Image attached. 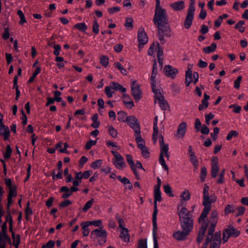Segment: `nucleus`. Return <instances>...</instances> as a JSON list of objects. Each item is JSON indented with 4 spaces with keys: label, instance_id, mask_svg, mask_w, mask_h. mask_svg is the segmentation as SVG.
<instances>
[{
    "label": "nucleus",
    "instance_id": "nucleus-36",
    "mask_svg": "<svg viewBox=\"0 0 248 248\" xmlns=\"http://www.w3.org/2000/svg\"><path fill=\"white\" fill-rule=\"evenodd\" d=\"M134 170H133V169H131V170H133V171L135 175L137 177V178L139 179V176L138 173L137 172V170H138V169H140L143 170L142 166L141 164L139 161H137L136 163H134Z\"/></svg>",
    "mask_w": 248,
    "mask_h": 248
},
{
    "label": "nucleus",
    "instance_id": "nucleus-58",
    "mask_svg": "<svg viewBox=\"0 0 248 248\" xmlns=\"http://www.w3.org/2000/svg\"><path fill=\"white\" fill-rule=\"evenodd\" d=\"M244 24V22L243 21H239L235 26V28L239 30V31L243 32L245 31V28L243 27V25Z\"/></svg>",
    "mask_w": 248,
    "mask_h": 248
},
{
    "label": "nucleus",
    "instance_id": "nucleus-56",
    "mask_svg": "<svg viewBox=\"0 0 248 248\" xmlns=\"http://www.w3.org/2000/svg\"><path fill=\"white\" fill-rule=\"evenodd\" d=\"M17 15L19 16L20 19L19 24L22 25L27 22L24 15L21 10H18Z\"/></svg>",
    "mask_w": 248,
    "mask_h": 248
},
{
    "label": "nucleus",
    "instance_id": "nucleus-57",
    "mask_svg": "<svg viewBox=\"0 0 248 248\" xmlns=\"http://www.w3.org/2000/svg\"><path fill=\"white\" fill-rule=\"evenodd\" d=\"M225 214L228 215L234 211V206L232 204H229L225 208Z\"/></svg>",
    "mask_w": 248,
    "mask_h": 248
},
{
    "label": "nucleus",
    "instance_id": "nucleus-35",
    "mask_svg": "<svg viewBox=\"0 0 248 248\" xmlns=\"http://www.w3.org/2000/svg\"><path fill=\"white\" fill-rule=\"evenodd\" d=\"M208 214V213L206 212H205L204 211H202L199 219V222L201 225L204 226V224H205V226H208V223L206 219Z\"/></svg>",
    "mask_w": 248,
    "mask_h": 248
},
{
    "label": "nucleus",
    "instance_id": "nucleus-2",
    "mask_svg": "<svg viewBox=\"0 0 248 248\" xmlns=\"http://www.w3.org/2000/svg\"><path fill=\"white\" fill-rule=\"evenodd\" d=\"M152 90L155 94V102L156 105L162 108L169 107L167 102L162 95L161 90L155 78H150Z\"/></svg>",
    "mask_w": 248,
    "mask_h": 248
},
{
    "label": "nucleus",
    "instance_id": "nucleus-25",
    "mask_svg": "<svg viewBox=\"0 0 248 248\" xmlns=\"http://www.w3.org/2000/svg\"><path fill=\"white\" fill-rule=\"evenodd\" d=\"M122 99L124 104L126 108H132L134 107L132 99L125 92L123 93Z\"/></svg>",
    "mask_w": 248,
    "mask_h": 248
},
{
    "label": "nucleus",
    "instance_id": "nucleus-32",
    "mask_svg": "<svg viewBox=\"0 0 248 248\" xmlns=\"http://www.w3.org/2000/svg\"><path fill=\"white\" fill-rule=\"evenodd\" d=\"M69 188L66 186H63L61 187L60 189V192H64V193L62 195V197L63 199H66L70 197L72 194L69 192Z\"/></svg>",
    "mask_w": 248,
    "mask_h": 248
},
{
    "label": "nucleus",
    "instance_id": "nucleus-55",
    "mask_svg": "<svg viewBox=\"0 0 248 248\" xmlns=\"http://www.w3.org/2000/svg\"><path fill=\"white\" fill-rule=\"evenodd\" d=\"M164 189L165 192L170 197H173V194L171 188V187L169 185H165L164 186Z\"/></svg>",
    "mask_w": 248,
    "mask_h": 248
},
{
    "label": "nucleus",
    "instance_id": "nucleus-1",
    "mask_svg": "<svg viewBox=\"0 0 248 248\" xmlns=\"http://www.w3.org/2000/svg\"><path fill=\"white\" fill-rule=\"evenodd\" d=\"M120 150L121 148L119 145L114 142H109V151L113 155L112 162L117 169L123 170L125 167L126 164L123 157L119 153Z\"/></svg>",
    "mask_w": 248,
    "mask_h": 248
},
{
    "label": "nucleus",
    "instance_id": "nucleus-61",
    "mask_svg": "<svg viewBox=\"0 0 248 248\" xmlns=\"http://www.w3.org/2000/svg\"><path fill=\"white\" fill-rule=\"evenodd\" d=\"M155 203L160 202L162 200V197L160 191L154 192Z\"/></svg>",
    "mask_w": 248,
    "mask_h": 248
},
{
    "label": "nucleus",
    "instance_id": "nucleus-18",
    "mask_svg": "<svg viewBox=\"0 0 248 248\" xmlns=\"http://www.w3.org/2000/svg\"><path fill=\"white\" fill-rule=\"evenodd\" d=\"M170 7L174 11H181L183 10L186 6L185 2L183 0L177 1L170 4Z\"/></svg>",
    "mask_w": 248,
    "mask_h": 248
},
{
    "label": "nucleus",
    "instance_id": "nucleus-63",
    "mask_svg": "<svg viewBox=\"0 0 248 248\" xmlns=\"http://www.w3.org/2000/svg\"><path fill=\"white\" fill-rule=\"evenodd\" d=\"M238 133L237 131H230L229 134H228L227 136V140H231L233 137H236L237 136Z\"/></svg>",
    "mask_w": 248,
    "mask_h": 248
},
{
    "label": "nucleus",
    "instance_id": "nucleus-46",
    "mask_svg": "<svg viewBox=\"0 0 248 248\" xmlns=\"http://www.w3.org/2000/svg\"><path fill=\"white\" fill-rule=\"evenodd\" d=\"M12 153V149L10 146V145H7L6 149L5 152L4 154V158L5 159H9Z\"/></svg>",
    "mask_w": 248,
    "mask_h": 248
},
{
    "label": "nucleus",
    "instance_id": "nucleus-9",
    "mask_svg": "<svg viewBox=\"0 0 248 248\" xmlns=\"http://www.w3.org/2000/svg\"><path fill=\"white\" fill-rule=\"evenodd\" d=\"M130 81L132 95L136 100H140L142 96L140 86L136 80L131 79Z\"/></svg>",
    "mask_w": 248,
    "mask_h": 248
},
{
    "label": "nucleus",
    "instance_id": "nucleus-11",
    "mask_svg": "<svg viewBox=\"0 0 248 248\" xmlns=\"http://www.w3.org/2000/svg\"><path fill=\"white\" fill-rule=\"evenodd\" d=\"M195 9H193L192 7L188 8L186 16L184 22V25L186 29H188L192 25L193 20L194 18Z\"/></svg>",
    "mask_w": 248,
    "mask_h": 248
},
{
    "label": "nucleus",
    "instance_id": "nucleus-14",
    "mask_svg": "<svg viewBox=\"0 0 248 248\" xmlns=\"http://www.w3.org/2000/svg\"><path fill=\"white\" fill-rule=\"evenodd\" d=\"M191 194L188 189L181 192L179 196V203L178 205H187V202L190 199Z\"/></svg>",
    "mask_w": 248,
    "mask_h": 248
},
{
    "label": "nucleus",
    "instance_id": "nucleus-3",
    "mask_svg": "<svg viewBox=\"0 0 248 248\" xmlns=\"http://www.w3.org/2000/svg\"><path fill=\"white\" fill-rule=\"evenodd\" d=\"M186 205H177L178 214L180 217L181 225L183 227H186L187 225H193V220L191 218L187 208Z\"/></svg>",
    "mask_w": 248,
    "mask_h": 248
},
{
    "label": "nucleus",
    "instance_id": "nucleus-5",
    "mask_svg": "<svg viewBox=\"0 0 248 248\" xmlns=\"http://www.w3.org/2000/svg\"><path fill=\"white\" fill-rule=\"evenodd\" d=\"M153 20L155 24L159 29V32H162V25H166L168 23V16L166 10L163 8L155 10Z\"/></svg>",
    "mask_w": 248,
    "mask_h": 248
},
{
    "label": "nucleus",
    "instance_id": "nucleus-16",
    "mask_svg": "<svg viewBox=\"0 0 248 248\" xmlns=\"http://www.w3.org/2000/svg\"><path fill=\"white\" fill-rule=\"evenodd\" d=\"M164 72L166 76L171 78H174L178 74V70L169 65H167L164 68Z\"/></svg>",
    "mask_w": 248,
    "mask_h": 248
},
{
    "label": "nucleus",
    "instance_id": "nucleus-26",
    "mask_svg": "<svg viewBox=\"0 0 248 248\" xmlns=\"http://www.w3.org/2000/svg\"><path fill=\"white\" fill-rule=\"evenodd\" d=\"M17 196V191L11 190L9 191L7 197V203L6 205V209L7 210H10L11 206L13 203V198Z\"/></svg>",
    "mask_w": 248,
    "mask_h": 248
},
{
    "label": "nucleus",
    "instance_id": "nucleus-30",
    "mask_svg": "<svg viewBox=\"0 0 248 248\" xmlns=\"http://www.w3.org/2000/svg\"><path fill=\"white\" fill-rule=\"evenodd\" d=\"M162 68V67L159 68V60L158 62L155 61L150 78H155L158 71L161 70Z\"/></svg>",
    "mask_w": 248,
    "mask_h": 248
},
{
    "label": "nucleus",
    "instance_id": "nucleus-23",
    "mask_svg": "<svg viewBox=\"0 0 248 248\" xmlns=\"http://www.w3.org/2000/svg\"><path fill=\"white\" fill-rule=\"evenodd\" d=\"M5 222H6V223L8 222L10 225V231L12 233V237L13 239V240L15 241L16 237V234L13 231V228L12 226L13 224V220L12 217V215L10 213V210H7V215L6 217V220Z\"/></svg>",
    "mask_w": 248,
    "mask_h": 248
},
{
    "label": "nucleus",
    "instance_id": "nucleus-31",
    "mask_svg": "<svg viewBox=\"0 0 248 248\" xmlns=\"http://www.w3.org/2000/svg\"><path fill=\"white\" fill-rule=\"evenodd\" d=\"M205 224H204V226L201 225V229L199 231L198 238H197V242L199 243H200L203 240L205 232L206 231L207 226H205Z\"/></svg>",
    "mask_w": 248,
    "mask_h": 248
},
{
    "label": "nucleus",
    "instance_id": "nucleus-7",
    "mask_svg": "<svg viewBox=\"0 0 248 248\" xmlns=\"http://www.w3.org/2000/svg\"><path fill=\"white\" fill-rule=\"evenodd\" d=\"M108 232L101 227L92 231L90 237L92 239H97L99 245H103L107 242Z\"/></svg>",
    "mask_w": 248,
    "mask_h": 248
},
{
    "label": "nucleus",
    "instance_id": "nucleus-42",
    "mask_svg": "<svg viewBox=\"0 0 248 248\" xmlns=\"http://www.w3.org/2000/svg\"><path fill=\"white\" fill-rule=\"evenodd\" d=\"M217 45L215 43H213L210 46L204 47L203 50L205 52V53L208 54L215 51Z\"/></svg>",
    "mask_w": 248,
    "mask_h": 248
},
{
    "label": "nucleus",
    "instance_id": "nucleus-50",
    "mask_svg": "<svg viewBox=\"0 0 248 248\" xmlns=\"http://www.w3.org/2000/svg\"><path fill=\"white\" fill-rule=\"evenodd\" d=\"M189 156L190 157V160L191 162V163L193 164L194 167L195 168H197L199 166V163L198 159L197 158L196 156L195 155V154L193 155H191Z\"/></svg>",
    "mask_w": 248,
    "mask_h": 248
},
{
    "label": "nucleus",
    "instance_id": "nucleus-41",
    "mask_svg": "<svg viewBox=\"0 0 248 248\" xmlns=\"http://www.w3.org/2000/svg\"><path fill=\"white\" fill-rule=\"evenodd\" d=\"M154 133L153 135V139L155 143H156L158 137H159L158 135V129L157 124H154L153 126Z\"/></svg>",
    "mask_w": 248,
    "mask_h": 248
},
{
    "label": "nucleus",
    "instance_id": "nucleus-43",
    "mask_svg": "<svg viewBox=\"0 0 248 248\" xmlns=\"http://www.w3.org/2000/svg\"><path fill=\"white\" fill-rule=\"evenodd\" d=\"M59 172L57 174H55V170H53L51 172V176L53 180L57 179H62V178L63 172L62 170H58Z\"/></svg>",
    "mask_w": 248,
    "mask_h": 248
},
{
    "label": "nucleus",
    "instance_id": "nucleus-59",
    "mask_svg": "<svg viewBox=\"0 0 248 248\" xmlns=\"http://www.w3.org/2000/svg\"><path fill=\"white\" fill-rule=\"evenodd\" d=\"M100 63L105 67H107L108 64V58L107 56H102L100 58Z\"/></svg>",
    "mask_w": 248,
    "mask_h": 248
},
{
    "label": "nucleus",
    "instance_id": "nucleus-54",
    "mask_svg": "<svg viewBox=\"0 0 248 248\" xmlns=\"http://www.w3.org/2000/svg\"><path fill=\"white\" fill-rule=\"evenodd\" d=\"M32 209L30 207V202H28L25 209L26 219L29 220V216L32 214Z\"/></svg>",
    "mask_w": 248,
    "mask_h": 248
},
{
    "label": "nucleus",
    "instance_id": "nucleus-15",
    "mask_svg": "<svg viewBox=\"0 0 248 248\" xmlns=\"http://www.w3.org/2000/svg\"><path fill=\"white\" fill-rule=\"evenodd\" d=\"M219 170L218 158L216 156H213L211 159V175L213 178H216L217 176Z\"/></svg>",
    "mask_w": 248,
    "mask_h": 248
},
{
    "label": "nucleus",
    "instance_id": "nucleus-19",
    "mask_svg": "<svg viewBox=\"0 0 248 248\" xmlns=\"http://www.w3.org/2000/svg\"><path fill=\"white\" fill-rule=\"evenodd\" d=\"M157 220H153V236L154 241V248H159L157 240Z\"/></svg>",
    "mask_w": 248,
    "mask_h": 248
},
{
    "label": "nucleus",
    "instance_id": "nucleus-24",
    "mask_svg": "<svg viewBox=\"0 0 248 248\" xmlns=\"http://www.w3.org/2000/svg\"><path fill=\"white\" fill-rule=\"evenodd\" d=\"M6 243L10 245L12 244V241L10 237L7 233L1 235L0 234V248H6Z\"/></svg>",
    "mask_w": 248,
    "mask_h": 248
},
{
    "label": "nucleus",
    "instance_id": "nucleus-34",
    "mask_svg": "<svg viewBox=\"0 0 248 248\" xmlns=\"http://www.w3.org/2000/svg\"><path fill=\"white\" fill-rule=\"evenodd\" d=\"M81 226L83 236H87L90 232V229L89 228L90 225L88 223H86V222H82L81 223Z\"/></svg>",
    "mask_w": 248,
    "mask_h": 248
},
{
    "label": "nucleus",
    "instance_id": "nucleus-64",
    "mask_svg": "<svg viewBox=\"0 0 248 248\" xmlns=\"http://www.w3.org/2000/svg\"><path fill=\"white\" fill-rule=\"evenodd\" d=\"M242 77L239 76L237 77V79L234 82V87L235 89H238L240 86V83L241 82Z\"/></svg>",
    "mask_w": 248,
    "mask_h": 248
},
{
    "label": "nucleus",
    "instance_id": "nucleus-12",
    "mask_svg": "<svg viewBox=\"0 0 248 248\" xmlns=\"http://www.w3.org/2000/svg\"><path fill=\"white\" fill-rule=\"evenodd\" d=\"M187 124L185 122H181L177 127V129L175 137L178 139H183L186 132Z\"/></svg>",
    "mask_w": 248,
    "mask_h": 248
},
{
    "label": "nucleus",
    "instance_id": "nucleus-10",
    "mask_svg": "<svg viewBox=\"0 0 248 248\" xmlns=\"http://www.w3.org/2000/svg\"><path fill=\"white\" fill-rule=\"evenodd\" d=\"M240 232L239 231L232 227H229L223 232V241L226 242L230 237H236L239 235Z\"/></svg>",
    "mask_w": 248,
    "mask_h": 248
},
{
    "label": "nucleus",
    "instance_id": "nucleus-52",
    "mask_svg": "<svg viewBox=\"0 0 248 248\" xmlns=\"http://www.w3.org/2000/svg\"><path fill=\"white\" fill-rule=\"evenodd\" d=\"M74 27L83 32L87 29V27L84 22L77 24L74 25Z\"/></svg>",
    "mask_w": 248,
    "mask_h": 248
},
{
    "label": "nucleus",
    "instance_id": "nucleus-20",
    "mask_svg": "<svg viewBox=\"0 0 248 248\" xmlns=\"http://www.w3.org/2000/svg\"><path fill=\"white\" fill-rule=\"evenodd\" d=\"M221 242V233L217 232L214 236L213 240L211 241L210 248H219Z\"/></svg>",
    "mask_w": 248,
    "mask_h": 248
},
{
    "label": "nucleus",
    "instance_id": "nucleus-37",
    "mask_svg": "<svg viewBox=\"0 0 248 248\" xmlns=\"http://www.w3.org/2000/svg\"><path fill=\"white\" fill-rule=\"evenodd\" d=\"M114 66L118 69L120 72L124 75H127L128 73L127 70L124 68L123 65L118 62H115L114 63Z\"/></svg>",
    "mask_w": 248,
    "mask_h": 248
},
{
    "label": "nucleus",
    "instance_id": "nucleus-39",
    "mask_svg": "<svg viewBox=\"0 0 248 248\" xmlns=\"http://www.w3.org/2000/svg\"><path fill=\"white\" fill-rule=\"evenodd\" d=\"M217 197L215 196H209L207 198H203V204H208L211 205V204L216 202Z\"/></svg>",
    "mask_w": 248,
    "mask_h": 248
},
{
    "label": "nucleus",
    "instance_id": "nucleus-8",
    "mask_svg": "<svg viewBox=\"0 0 248 248\" xmlns=\"http://www.w3.org/2000/svg\"><path fill=\"white\" fill-rule=\"evenodd\" d=\"M182 231H178L174 232L173 236L175 239L178 241L184 240L186 239L187 236L193 229V225H190L189 227V225H187L186 227H183L181 226Z\"/></svg>",
    "mask_w": 248,
    "mask_h": 248
},
{
    "label": "nucleus",
    "instance_id": "nucleus-62",
    "mask_svg": "<svg viewBox=\"0 0 248 248\" xmlns=\"http://www.w3.org/2000/svg\"><path fill=\"white\" fill-rule=\"evenodd\" d=\"M97 143L96 140H89L85 145V148L87 150H90L93 145H95Z\"/></svg>",
    "mask_w": 248,
    "mask_h": 248
},
{
    "label": "nucleus",
    "instance_id": "nucleus-4",
    "mask_svg": "<svg viewBox=\"0 0 248 248\" xmlns=\"http://www.w3.org/2000/svg\"><path fill=\"white\" fill-rule=\"evenodd\" d=\"M159 140L160 147L159 163L164 170H168V167L165 163L164 157L165 156L167 159H169L170 158L169 145L168 144L164 142L163 137L161 135H159Z\"/></svg>",
    "mask_w": 248,
    "mask_h": 248
},
{
    "label": "nucleus",
    "instance_id": "nucleus-44",
    "mask_svg": "<svg viewBox=\"0 0 248 248\" xmlns=\"http://www.w3.org/2000/svg\"><path fill=\"white\" fill-rule=\"evenodd\" d=\"M162 28L163 34V35L166 36V37H170L171 35V31L170 28L167 25V24L165 25H162Z\"/></svg>",
    "mask_w": 248,
    "mask_h": 248
},
{
    "label": "nucleus",
    "instance_id": "nucleus-29",
    "mask_svg": "<svg viewBox=\"0 0 248 248\" xmlns=\"http://www.w3.org/2000/svg\"><path fill=\"white\" fill-rule=\"evenodd\" d=\"M210 228L209 232L207 236V241H208L210 238H214L213 233L214 232L215 227L217 224V220H210Z\"/></svg>",
    "mask_w": 248,
    "mask_h": 248
},
{
    "label": "nucleus",
    "instance_id": "nucleus-45",
    "mask_svg": "<svg viewBox=\"0 0 248 248\" xmlns=\"http://www.w3.org/2000/svg\"><path fill=\"white\" fill-rule=\"evenodd\" d=\"M128 118L126 116V113L123 110H120L118 113V119L119 121L122 122L127 121V119Z\"/></svg>",
    "mask_w": 248,
    "mask_h": 248
},
{
    "label": "nucleus",
    "instance_id": "nucleus-33",
    "mask_svg": "<svg viewBox=\"0 0 248 248\" xmlns=\"http://www.w3.org/2000/svg\"><path fill=\"white\" fill-rule=\"evenodd\" d=\"M186 85L187 86H188L190 83L193 82V79L192 78L193 77V74H192V71L190 70H187L186 71Z\"/></svg>",
    "mask_w": 248,
    "mask_h": 248
},
{
    "label": "nucleus",
    "instance_id": "nucleus-47",
    "mask_svg": "<svg viewBox=\"0 0 248 248\" xmlns=\"http://www.w3.org/2000/svg\"><path fill=\"white\" fill-rule=\"evenodd\" d=\"M41 72V68L40 67H36L35 70L33 73V74L28 80V83H31L32 82L34 79L36 78L38 74Z\"/></svg>",
    "mask_w": 248,
    "mask_h": 248
},
{
    "label": "nucleus",
    "instance_id": "nucleus-21",
    "mask_svg": "<svg viewBox=\"0 0 248 248\" xmlns=\"http://www.w3.org/2000/svg\"><path fill=\"white\" fill-rule=\"evenodd\" d=\"M135 139L138 148L140 149H143L145 146V142L140 135V130L138 129L136 131V134H135Z\"/></svg>",
    "mask_w": 248,
    "mask_h": 248
},
{
    "label": "nucleus",
    "instance_id": "nucleus-28",
    "mask_svg": "<svg viewBox=\"0 0 248 248\" xmlns=\"http://www.w3.org/2000/svg\"><path fill=\"white\" fill-rule=\"evenodd\" d=\"M156 49L157 53V58L159 60V68L163 67V52L158 43L156 44Z\"/></svg>",
    "mask_w": 248,
    "mask_h": 248
},
{
    "label": "nucleus",
    "instance_id": "nucleus-40",
    "mask_svg": "<svg viewBox=\"0 0 248 248\" xmlns=\"http://www.w3.org/2000/svg\"><path fill=\"white\" fill-rule=\"evenodd\" d=\"M5 183L9 188V191L11 190L16 191V186L15 185H13L10 178H6L5 179Z\"/></svg>",
    "mask_w": 248,
    "mask_h": 248
},
{
    "label": "nucleus",
    "instance_id": "nucleus-27",
    "mask_svg": "<svg viewBox=\"0 0 248 248\" xmlns=\"http://www.w3.org/2000/svg\"><path fill=\"white\" fill-rule=\"evenodd\" d=\"M110 89L119 91L122 93H124L126 91V89L123 86L115 82L110 83L109 84V90Z\"/></svg>",
    "mask_w": 248,
    "mask_h": 248
},
{
    "label": "nucleus",
    "instance_id": "nucleus-60",
    "mask_svg": "<svg viewBox=\"0 0 248 248\" xmlns=\"http://www.w3.org/2000/svg\"><path fill=\"white\" fill-rule=\"evenodd\" d=\"M207 174V170L205 167H202L201 169L200 178L202 182L204 181Z\"/></svg>",
    "mask_w": 248,
    "mask_h": 248
},
{
    "label": "nucleus",
    "instance_id": "nucleus-6",
    "mask_svg": "<svg viewBox=\"0 0 248 248\" xmlns=\"http://www.w3.org/2000/svg\"><path fill=\"white\" fill-rule=\"evenodd\" d=\"M119 226L117 228L119 232V237L124 243H128L130 242V235L129 230L126 227L124 220L119 216H116Z\"/></svg>",
    "mask_w": 248,
    "mask_h": 248
},
{
    "label": "nucleus",
    "instance_id": "nucleus-51",
    "mask_svg": "<svg viewBox=\"0 0 248 248\" xmlns=\"http://www.w3.org/2000/svg\"><path fill=\"white\" fill-rule=\"evenodd\" d=\"M103 163V160L101 159L96 160L93 162L91 164V168L95 170L101 167Z\"/></svg>",
    "mask_w": 248,
    "mask_h": 248
},
{
    "label": "nucleus",
    "instance_id": "nucleus-22",
    "mask_svg": "<svg viewBox=\"0 0 248 248\" xmlns=\"http://www.w3.org/2000/svg\"><path fill=\"white\" fill-rule=\"evenodd\" d=\"M127 122L130 127L134 130L135 134H136L137 130H140L139 124L135 117L133 116L128 117V118L127 119Z\"/></svg>",
    "mask_w": 248,
    "mask_h": 248
},
{
    "label": "nucleus",
    "instance_id": "nucleus-17",
    "mask_svg": "<svg viewBox=\"0 0 248 248\" xmlns=\"http://www.w3.org/2000/svg\"><path fill=\"white\" fill-rule=\"evenodd\" d=\"M0 135L3 137L5 141L8 140L10 136L9 128L5 125L3 123L0 124Z\"/></svg>",
    "mask_w": 248,
    "mask_h": 248
},
{
    "label": "nucleus",
    "instance_id": "nucleus-48",
    "mask_svg": "<svg viewBox=\"0 0 248 248\" xmlns=\"http://www.w3.org/2000/svg\"><path fill=\"white\" fill-rule=\"evenodd\" d=\"M94 202V201L93 199H91L90 200L88 201L84 205V206L82 209V211L84 212H86L90 208H91Z\"/></svg>",
    "mask_w": 248,
    "mask_h": 248
},
{
    "label": "nucleus",
    "instance_id": "nucleus-38",
    "mask_svg": "<svg viewBox=\"0 0 248 248\" xmlns=\"http://www.w3.org/2000/svg\"><path fill=\"white\" fill-rule=\"evenodd\" d=\"M98 115L97 113H95L92 117L93 123L91 126L94 128H97L100 125V122L98 121Z\"/></svg>",
    "mask_w": 248,
    "mask_h": 248
},
{
    "label": "nucleus",
    "instance_id": "nucleus-53",
    "mask_svg": "<svg viewBox=\"0 0 248 248\" xmlns=\"http://www.w3.org/2000/svg\"><path fill=\"white\" fill-rule=\"evenodd\" d=\"M133 19L131 17H127L125 23V26L128 30H131L133 28Z\"/></svg>",
    "mask_w": 248,
    "mask_h": 248
},
{
    "label": "nucleus",
    "instance_id": "nucleus-49",
    "mask_svg": "<svg viewBox=\"0 0 248 248\" xmlns=\"http://www.w3.org/2000/svg\"><path fill=\"white\" fill-rule=\"evenodd\" d=\"M86 223H88L90 226L93 225L96 227H102V221L100 220H95L93 221H86Z\"/></svg>",
    "mask_w": 248,
    "mask_h": 248
},
{
    "label": "nucleus",
    "instance_id": "nucleus-13",
    "mask_svg": "<svg viewBox=\"0 0 248 248\" xmlns=\"http://www.w3.org/2000/svg\"><path fill=\"white\" fill-rule=\"evenodd\" d=\"M138 38L139 42V47L140 50L142 48L141 46L145 45L148 41L147 34L143 28H140L139 30Z\"/></svg>",
    "mask_w": 248,
    "mask_h": 248
}]
</instances>
